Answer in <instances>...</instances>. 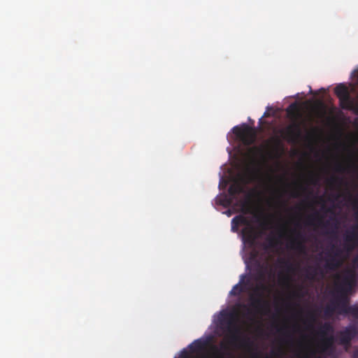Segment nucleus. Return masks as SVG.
I'll use <instances>...</instances> for the list:
<instances>
[{"label": "nucleus", "instance_id": "1", "mask_svg": "<svg viewBox=\"0 0 358 358\" xmlns=\"http://www.w3.org/2000/svg\"><path fill=\"white\" fill-rule=\"evenodd\" d=\"M358 246V228L352 227L348 230L343 237V247L331 244L325 251L324 268L327 270L335 271L338 268L343 262V253H350Z\"/></svg>", "mask_w": 358, "mask_h": 358}, {"label": "nucleus", "instance_id": "2", "mask_svg": "<svg viewBox=\"0 0 358 358\" xmlns=\"http://www.w3.org/2000/svg\"><path fill=\"white\" fill-rule=\"evenodd\" d=\"M286 111L289 118L293 122L284 131L285 138L289 142H296L302 135L301 123L299 122L302 115L296 102L291 103Z\"/></svg>", "mask_w": 358, "mask_h": 358}, {"label": "nucleus", "instance_id": "3", "mask_svg": "<svg viewBox=\"0 0 358 358\" xmlns=\"http://www.w3.org/2000/svg\"><path fill=\"white\" fill-rule=\"evenodd\" d=\"M239 225H245V227L242 229L243 238L245 243L250 246L256 244L257 240L262 236V232L257 231L243 215H239L235 216L231 220V230L234 232L237 231Z\"/></svg>", "mask_w": 358, "mask_h": 358}, {"label": "nucleus", "instance_id": "4", "mask_svg": "<svg viewBox=\"0 0 358 358\" xmlns=\"http://www.w3.org/2000/svg\"><path fill=\"white\" fill-rule=\"evenodd\" d=\"M237 138L245 145L249 146L253 144L256 140V131L246 124L241 127L236 126L232 129Z\"/></svg>", "mask_w": 358, "mask_h": 358}, {"label": "nucleus", "instance_id": "5", "mask_svg": "<svg viewBox=\"0 0 358 358\" xmlns=\"http://www.w3.org/2000/svg\"><path fill=\"white\" fill-rule=\"evenodd\" d=\"M228 327L227 330L230 334V341L231 343L239 342L241 346L248 347L251 345V342L248 338H242L240 336L241 329L235 322V315L229 313L228 315Z\"/></svg>", "mask_w": 358, "mask_h": 358}, {"label": "nucleus", "instance_id": "6", "mask_svg": "<svg viewBox=\"0 0 358 358\" xmlns=\"http://www.w3.org/2000/svg\"><path fill=\"white\" fill-rule=\"evenodd\" d=\"M358 336V324L353 323L345 327L337 334V341L340 345H350L351 341Z\"/></svg>", "mask_w": 358, "mask_h": 358}, {"label": "nucleus", "instance_id": "7", "mask_svg": "<svg viewBox=\"0 0 358 358\" xmlns=\"http://www.w3.org/2000/svg\"><path fill=\"white\" fill-rule=\"evenodd\" d=\"M334 92L339 99V106L342 109H352L353 100L350 97L348 87L341 83L335 87Z\"/></svg>", "mask_w": 358, "mask_h": 358}, {"label": "nucleus", "instance_id": "8", "mask_svg": "<svg viewBox=\"0 0 358 358\" xmlns=\"http://www.w3.org/2000/svg\"><path fill=\"white\" fill-rule=\"evenodd\" d=\"M344 285L348 286V287H345V286H339L338 287V291L340 292V297L338 301L336 303V307L340 309V313L345 314V310L346 308L350 307L349 305V299L348 297V292L350 289L351 282L348 278H345Z\"/></svg>", "mask_w": 358, "mask_h": 358}, {"label": "nucleus", "instance_id": "9", "mask_svg": "<svg viewBox=\"0 0 358 358\" xmlns=\"http://www.w3.org/2000/svg\"><path fill=\"white\" fill-rule=\"evenodd\" d=\"M266 289V287L264 285H261L260 286L257 287L254 290V292L257 296L252 295L250 297L251 306L258 311L268 309V303L263 299L262 294L260 292L264 291Z\"/></svg>", "mask_w": 358, "mask_h": 358}, {"label": "nucleus", "instance_id": "10", "mask_svg": "<svg viewBox=\"0 0 358 358\" xmlns=\"http://www.w3.org/2000/svg\"><path fill=\"white\" fill-rule=\"evenodd\" d=\"M294 236L290 241L289 246L292 249L297 250L300 253L306 252L305 243L306 241V236L301 231H293Z\"/></svg>", "mask_w": 358, "mask_h": 358}, {"label": "nucleus", "instance_id": "11", "mask_svg": "<svg viewBox=\"0 0 358 358\" xmlns=\"http://www.w3.org/2000/svg\"><path fill=\"white\" fill-rule=\"evenodd\" d=\"M335 342V338L331 334L329 336L322 338L319 344L320 350L323 352H326L334 349Z\"/></svg>", "mask_w": 358, "mask_h": 358}, {"label": "nucleus", "instance_id": "12", "mask_svg": "<svg viewBox=\"0 0 358 358\" xmlns=\"http://www.w3.org/2000/svg\"><path fill=\"white\" fill-rule=\"evenodd\" d=\"M245 192L243 185L238 181L234 182L228 189L229 195L231 199H236L237 196Z\"/></svg>", "mask_w": 358, "mask_h": 358}, {"label": "nucleus", "instance_id": "13", "mask_svg": "<svg viewBox=\"0 0 358 358\" xmlns=\"http://www.w3.org/2000/svg\"><path fill=\"white\" fill-rule=\"evenodd\" d=\"M334 332V327L329 322H324L322 324L318 331H317V335L320 338H324L326 336H329V334L331 335Z\"/></svg>", "mask_w": 358, "mask_h": 358}, {"label": "nucleus", "instance_id": "14", "mask_svg": "<svg viewBox=\"0 0 358 358\" xmlns=\"http://www.w3.org/2000/svg\"><path fill=\"white\" fill-rule=\"evenodd\" d=\"M207 344L208 343L206 341L197 339L192 342L189 345V348L192 352H197L203 350L206 347Z\"/></svg>", "mask_w": 358, "mask_h": 358}, {"label": "nucleus", "instance_id": "15", "mask_svg": "<svg viewBox=\"0 0 358 358\" xmlns=\"http://www.w3.org/2000/svg\"><path fill=\"white\" fill-rule=\"evenodd\" d=\"M307 224L310 226H326V224H323L322 217L317 213L308 217Z\"/></svg>", "mask_w": 358, "mask_h": 358}, {"label": "nucleus", "instance_id": "16", "mask_svg": "<svg viewBox=\"0 0 358 358\" xmlns=\"http://www.w3.org/2000/svg\"><path fill=\"white\" fill-rule=\"evenodd\" d=\"M243 279H244V276L242 275L239 283L234 285L232 289L230 291V293H229L230 295L238 296L244 291L243 286L242 285L243 284H245ZM248 283H249V280H248V282H245V285H248Z\"/></svg>", "mask_w": 358, "mask_h": 358}, {"label": "nucleus", "instance_id": "17", "mask_svg": "<svg viewBox=\"0 0 358 358\" xmlns=\"http://www.w3.org/2000/svg\"><path fill=\"white\" fill-rule=\"evenodd\" d=\"M279 243L278 239L275 236H268L266 238V243H264V249L267 250L275 248Z\"/></svg>", "mask_w": 358, "mask_h": 358}, {"label": "nucleus", "instance_id": "18", "mask_svg": "<svg viewBox=\"0 0 358 358\" xmlns=\"http://www.w3.org/2000/svg\"><path fill=\"white\" fill-rule=\"evenodd\" d=\"M345 315H350L355 319H358V306L353 305L346 308Z\"/></svg>", "mask_w": 358, "mask_h": 358}, {"label": "nucleus", "instance_id": "19", "mask_svg": "<svg viewBox=\"0 0 358 358\" xmlns=\"http://www.w3.org/2000/svg\"><path fill=\"white\" fill-rule=\"evenodd\" d=\"M318 268L309 266L306 269V278L309 280H314L317 274Z\"/></svg>", "mask_w": 358, "mask_h": 358}, {"label": "nucleus", "instance_id": "20", "mask_svg": "<svg viewBox=\"0 0 358 358\" xmlns=\"http://www.w3.org/2000/svg\"><path fill=\"white\" fill-rule=\"evenodd\" d=\"M317 320V315L315 311H309L308 313V327L309 329H312L313 327V324L315 323Z\"/></svg>", "mask_w": 358, "mask_h": 358}, {"label": "nucleus", "instance_id": "21", "mask_svg": "<svg viewBox=\"0 0 358 358\" xmlns=\"http://www.w3.org/2000/svg\"><path fill=\"white\" fill-rule=\"evenodd\" d=\"M348 201H350L353 210L358 209V194L355 196H353L352 194H348Z\"/></svg>", "mask_w": 358, "mask_h": 358}, {"label": "nucleus", "instance_id": "22", "mask_svg": "<svg viewBox=\"0 0 358 358\" xmlns=\"http://www.w3.org/2000/svg\"><path fill=\"white\" fill-rule=\"evenodd\" d=\"M280 262V264H282V266L285 267L288 272H292L294 270L293 264L290 263L289 261L281 259Z\"/></svg>", "mask_w": 358, "mask_h": 358}, {"label": "nucleus", "instance_id": "23", "mask_svg": "<svg viewBox=\"0 0 358 358\" xmlns=\"http://www.w3.org/2000/svg\"><path fill=\"white\" fill-rule=\"evenodd\" d=\"M335 310H336V306H331V305H328L324 308V315L327 317H330L334 314Z\"/></svg>", "mask_w": 358, "mask_h": 358}, {"label": "nucleus", "instance_id": "24", "mask_svg": "<svg viewBox=\"0 0 358 358\" xmlns=\"http://www.w3.org/2000/svg\"><path fill=\"white\" fill-rule=\"evenodd\" d=\"M352 272L354 273L357 269H358V255H356L352 260Z\"/></svg>", "mask_w": 358, "mask_h": 358}, {"label": "nucleus", "instance_id": "25", "mask_svg": "<svg viewBox=\"0 0 358 358\" xmlns=\"http://www.w3.org/2000/svg\"><path fill=\"white\" fill-rule=\"evenodd\" d=\"M248 172L249 173L250 178L253 179V178H257V176L259 174L260 171L259 169H253V170L248 169Z\"/></svg>", "mask_w": 358, "mask_h": 358}, {"label": "nucleus", "instance_id": "26", "mask_svg": "<svg viewBox=\"0 0 358 358\" xmlns=\"http://www.w3.org/2000/svg\"><path fill=\"white\" fill-rule=\"evenodd\" d=\"M335 169L337 172L339 173H344L347 171L346 167L341 163H338L336 165Z\"/></svg>", "mask_w": 358, "mask_h": 358}, {"label": "nucleus", "instance_id": "27", "mask_svg": "<svg viewBox=\"0 0 358 358\" xmlns=\"http://www.w3.org/2000/svg\"><path fill=\"white\" fill-rule=\"evenodd\" d=\"M329 182L331 184L341 183L343 182V179L337 177H332L329 180Z\"/></svg>", "mask_w": 358, "mask_h": 358}, {"label": "nucleus", "instance_id": "28", "mask_svg": "<svg viewBox=\"0 0 358 358\" xmlns=\"http://www.w3.org/2000/svg\"><path fill=\"white\" fill-rule=\"evenodd\" d=\"M310 183L315 185L318 182V178L315 175H312L310 177Z\"/></svg>", "mask_w": 358, "mask_h": 358}, {"label": "nucleus", "instance_id": "29", "mask_svg": "<svg viewBox=\"0 0 358 358\" xmlns=\"http://www.w3.org/2000/svg\"><path fill=\"white\" fill-rule=\"evenodd\" d=\"M279 199H280V197H279V196H278L274 201L269 200L268 201V203L270 206H272L273 203H275V204H279Z\"/></svg>", "mask_w": 358, "mask_h": 358}, {"label": "nucleus", "instance_id": "30", "mask_svg": "<svg viewBox=\"0 0 358 358\" xmlns=\"http://www.w3.org/2000/svg\"><path fill=\"white\" fill-rule=\"evenodd\" d=\"M260 226L263 229H268V222L266 220H264L260 222Z\"/></svg>", "mask_w": 358, "mask_h": 358}, {"label": "nucleus", "instance_id": "31", "mask_svg": "<svg viewBox=\"0 0 358 358\" xmlns=\"http://www.w3.org/2000/svg\"><path fill=\"white\" fill-rule=\"evenodd\" d=\"M352 110H354L355 113L358 114V103L357 105H355L353 102Z\"/></svg>", "mask_w": 358, "mask_h": 358}, {"label": "nucleus", "instance_id": "32", "mask_svg": "<svg viewBox=\"0 0 358 358\" xmlns=\"http://www.w3.org/2000/svg\"><path fill=\"white\" fill-rule=\"evenodd\" d=\"M355 210V220L357 222V225L355 226V227L358 228V209L357 210Z\"/></svg>", "mask_w": 358, "mask_h": 358}, {"label": "nucleus", "instance_id": "33", "mask_svg": "<svg viewBox=\"0 0 358 358\" xmlns=\"http://www.w3.org/2000/svg\"><path fill=\"white\" fill-rule=\"evenodd\" d=\"M213 349L215 352L216 354L220 355V352L216 346H213Z\"/></svg>", "mask_w": 358, "mask_h": 358}, {"label": "nucleus", "instance_id": "34", "mask_svg": "<svg viewBox=\"0 0 358 358\" xmlns=\"http://www.w3.org/2000/svg\"><path fill=\"white\" fill-rule=\"evenodd\" d=\"M331 236L333 238H337V235H336V231H331Z\"/></svg>", "mask_w": 358, "mask_h": 358}, {"label": "nucleus", "instance_id": "35", "mask_svg": "<svg viewBox=\"0 0 358 358\" xmlns=\"http://www.w3.org/2000/svg\"><path fill=\"white\" fill-rule=\"evenodd\" d=\"M352 358H358V350L354 352L352 355Z\"/></svg>", "mask_w": 358, "mask_h": 358}, {"label": "nucleus", "instance_id": "36", "mask_svg": "<svg viewBox=\"0 0 358 358\" xmlns=\"http://www.w3.org/2000/svg\"><path fill=\"white\" fill-rule=\"evenodd\" d=\"M348 167V168L357 169V165L355 163H352V164H350Z\"/></svg>", "mask_w": 358, "mask_h": 358}, {"label": "nucleus", "instance_id": "37", "mask_svg": "<svg viewBox=\"0 0 358 358\" xmlns=\"http://www.w3.org/2000/svg\"><path fill=\"white\" fill-rule=\"evenodd\" d=\"M259 276L261 278H262L264 276V272H263L262 268H261L259 270Z\"/></svg>", "mask_w": 358, "mask_h": 358}, {"label": "nucleus", "instance_id": "38", "mask_svg": "<svg viewBox=\"0 0 358 358\" xmlns=\"http://www.w3.org/2000/svg\"><path fill=\"white\" fill-rule=\"evenodd\" d=\"M292 196L293 197H297V196H299V194H298L297 192H294L292 193Z\"/></svg>", "mask_w": 358, "mask_h": 358}, {"label": "nucleus", "instance_id": "39", "mask_svg": "<svg viewBox=\"0 0 358 358\" xmlns=\"http://www.w3.org/2000/svg\"><path fill=\"white\" fill-rule=\"evenodd\" d=\"M268 114L266 112V113H264V116H263V117H266V116H268Z\"/></svg>", "mask_w": 358, "mask_h": 358}, {"label": "nucleus", "instance_id": "40", "mask_svg": "<svg viewBox=\"0 0 358 358\" xmlns=\"http://www.w3.org/2000/svg\"><path fill=\"white\" fill-rule=\"evenodd\" d=\"M221 358H222V357H221Z\"/></svg>", "mask_w": 358, "mask_h": 358}]
</instances>
